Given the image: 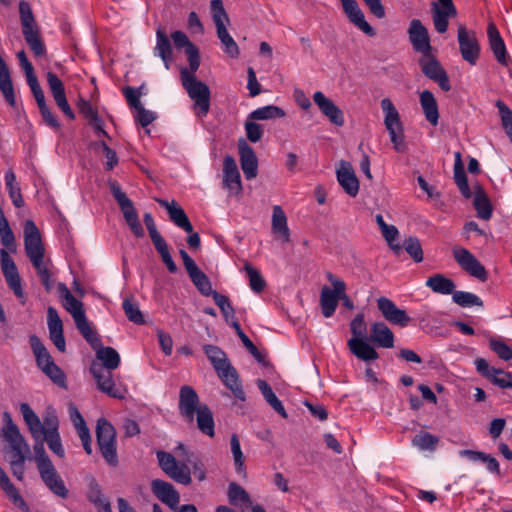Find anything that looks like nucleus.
I'll return each mask as SVG.
<instances>
[{"label":"nucleus","mask_w":512,"mask_h":512,"mask_svg":"<svg viewBox=\"0 0 512 512\" xmlns=\"http://www.w3.org/2000/svg\"><path fill=\"white\" fill-rule=\"evenodd\" d=\"M59 290L61 292V296L65 300L63 306L71 314L76 328L91 347L96 348L99 338L87 320L83 303L71 294L65 284L60 283Z\"/></svg>","instance_id":"f257e3e1"},{"label":"nucleus","mask_w":512,"mask_h":512,"mask_svg":"<svg viewBox=\"0 0 512 512\" xmlns=\"http://www.w3.org/2000/svg\"><path fill=\"white\" fill-rule=\"evenodd\" d=\"M20 412L28 426V429L35 440H39L42 435L59 432V420L56 411L49 407L43 415V422L27 403L20 404Z\"/></svg>","instance_id":"f03ea898"},{"label":"nucleus","mask_w":512,"mask_h":512,"mask_svg":"<svg viewBox=\"0 0 512 512\" xmlns=\"http://www.w3.org/2000/svg\"><path fill=\"white\" fill-rule=\"evenodd\" d=\"M180 78L184 89L194 101V110L197 116L201 118L206 116L210 107L209 87L199 81L195 74L189 72L187 67L180 70Z\"/></svg>","instance_id":"7ed1b4c3"},{"label":"nucleus","mask_w":512,"mask_h":512,"mask_svg":"<svg viewBox=\"0 0 512 512\" xmlns=\"http://www.w3.org/2000/svg\"><path fill=\"white\" fill-rule=\"evenodd\" d=\"M381 108L385 114L384 124L389 133L393 148L397 152H404L407 145L404 140V130L399 112L389 98L381 100Z\"/></svg>","instance_id":"20e7f679"},{"label":"nucleus","mask_w":512,"mask_h":512,"mask_svg":"<svg viewBox=\"0 0 512 512\" xmlns=\"http://www.w3.org/2000/svg\"><path fill=\"white\" fill-rule=\"evenodd\" d=\"M108 184L110 192L118 203L130 230L136 237H143L144 230L139 221L138 214L134 208L133 202L127 197L126 193L122 191L118 182L109 181Z\"/></svg>","instance_id":"39448f33"},{"label":"nucleus","mask_w":512,"mask_h":512,"mask_svg":"<svg viewBox=\"0 0 512 512\" xmlns=\"http://www.w3.org/2000/svg\"><path fill=\"white\" fill-rule=\"evenodd\" d=\"M116 432L106 419H99L96 427V437L99 449L106 462L111 466L118 464L116 451Z\"/></svg>","instance_id":"423d86ee"},{"label":"nucleus","mask_w":512,"mask_h":512,"mask_svg":"<svg viewBox=\"0 0 512 512\" xmlns=\"http://www.w3.org/2000/svg\"><path fill=\"white\" fill-rule=\"evenodd\" d=\"M159 467L171 479L177 483L188 485L191 483V470L189 466L168 452L159 450L156 452Z\"/></svg>","instance_id":"0eeeda50"},{"label":"nucleus","mask_w":512,"mask_h":512,"mask_svg":"<svg viewBox=\"0 0 512 512\" xmlns=\"http://www.w3.org/2000/svg\"><path fill=\"white\" fill-rule=\"evenodd\" d=\"M418 63L421 67L422 73L427 78L436 82L443 91L448 92L451 90V84L447 72L441 66L437 58L432 54V51L422 54Z\"/></svg>","instance_id":"6e6552de"},{"label":"nucleus","mask_w":512,"mask_h":512,"mask_svg":"<svg viewBox=\"0 0 512 512\" xmlns=\"http://www.w3.org/2000/svg\"><path fill=\"white\" fill-rule=\"evenodd\" d=\"M326 277L333 286V289L329 288L328 286H324L322 288L320 294V306L323 316L325 318H329L336 311L339 302V296L343 292L345 282L334 276L331 272H327Z\"/></svg>","instance_id":"1a4fd4ad"},{"label":"nucleus","mask_w":512,"mask_h":512,"mask_svg":"<svg viewBox=\"0 0 512 512\" xmlns=\"http://www.w3.org/2000/svg\"><path fill=\"white\" fill-rule=\"evenodd\" d=\"M204 403L200 402L195 389L189 385H184L179 390L178 410L180 416L188 424H192L195 419V413Z\"/></svg>","instance_id":"9d476101"},{"label":"nucleus","mask_w":512,"mask_h":512,"mask_svg":"<svg viewBox=\"0 0 512 512\" xmlns=\"http://www.w3.org/2000/svg\"><path fill=\"white\" fill-rule=\"evenodd\" d=\"M453 256L459 266L469 275L482 282L487 281V270L468 249L456 246L453 248Z\"/></svg>","instance_id":"9b49d317"},{"label":"nucleus","mask_w":512,"mask_h":512,"mask_svg":"<svg viewBox=\"0 0 512 512\" xmlns=\"http://www.w3.org/2000/svg\"><path fill=\"white\" fill-rule=\"evenodd\" d=\"M457 40L462 58L470 65H475L480 56V45L475 32L468 30L464 25H459Z\"/></svg>","instance_id":"f8f14e48"},{"label":"nucleus","mask_w":512,"mask_h":512,"mask_svg":"<svg viewBox=\"0 0 512 512\" xmlns=\"http://www.w3.org/2000/svg\"><path fill=\"white\" fill-rule=\"evenodd\" d=\"M24 246L27 257L31 262L44 259V246L39 229L32 220L24 225Z\"/></svg>","instance_id":"ddd939ff"},{"label":"nucleus","mask_w":512,"mask_h":512,"mask_svg":"<svg viewBox=\"0 0 512 512\" xmlns=\"http://www.w3.org/2000/svg\"><path fill=\"white\" fill-rule=\"evenodd\" d=\"M476 370L492 384L502 389H512V372H506L499 368L490 367L483 358L475 360Z\"/></svg>","instance_id":"4468645a"},{"label":"nucleus","mask_w":512,"mask_h":512,"mask_svg":"<svg viewBox=\"0 0 512 512\" xmlns=\"http://www.w3.org/2000/svg\"><path fill=\"white\" fill-rule=\"evenodd\" d=\"M342 9L349 22L366 35H376L375 29L365 20L364 12L356 0H340Z\"/></svg>","instance_id":"2eb2a0df"},{"label":"nucleus","mask_w":512,"mask_h":512,"mask_svg":"<svg viewBox=\"0 0 512 512\" xmlns=\"http://www.w3.org/2000/svg\"><path fill=\"white\" fill-rule=\"evenodd\" d=\"M240 167L246 180L255 179L258 175V158L254 149L243 138L238 141Z\"/></svg>","instance_id":"dca6fc26"},{"label":"nucleus","mask_w":512,"mask_h":512,"mask_svg":"<svg viewBox=\"0 0 512 512\" xmlns=\"http://www.w3.org/2000/svg\"><path fill=\"white\" fill-rule=\"evenodd\" d=\"M432 3V17L435 30L438 33H445L448 29V19L457 15L453 0H437Z\"/></svg>","instance_id":"f3484780"},{"label":"nucleus","mask_w":512,"mask_h":512,"mask_svg":"<svg viewBox=\"0 0 512 512\" xmlns=\"http://www.w3.org/2000/svg\"><path fill=\"white\" fill-rule=\"evenodd\" d=\"M1 269L7 285L18 298H23L24 292L21 285V278L15 262L5 249L0 250Z\"/></svg>","instance_id":"a211bd4d"},{"label":"nucleus","mask_w":512,"mask_h":512,"mask_svg":"<svg viewBox=\"0 0 512 512\" xmlns=\"http://www.w3.org/2000/svg\"><path fill=\"white\" fill-rule=\"evenodd\" d=\"M90 372L97 383V388L101 392L113 398L123 397L119 389L115 387L112 371L105 369L97 362H92L90 366Z\"/></svg>","instance_id":"6ab92c4d"},{"label":"nucleus","mask_w":512,"mask_h":512,"mask_svg":"<svg viewBox=\"0 0 512 512\" xmlns=\"http://www.w3.org/2000/svg\"><path fill=\"white\" fill-rule=\"evenodd\" d=\"M377 307L385 320L392 325L406 327L411 321L406 311L398 308L389 298L380 297L377 299Z\"/></svg>","instance_id":"aec40b11"},{"label":"nucleus","mask_w":512,"mask_h":512,"mask_svg":"<svg viewBox=\"0 0 512 512\" xmlns=\"http://www.w3.org/2000/svg\"><path fill=\"white\" fill-rule=\"evenodd\" d=\"M408 36L416 52L422 55L432 51L428 30L419 19H413L410 22Z\"/></svg>","instance_id":"412c9836"},{"label":"nucleus","mask_w":512,"mask_h":512,"mask_svg":"<svg viewBox=\"0 0 512 512\" xmlns=\"http://www.w3.org/2000/svg\"><path fill=\"white\" fill-rule=\"evenodd\" d=\"M48 87L51 94L61 111L69 118L74 119L75 115L67 102L65 88L60 78L53 72H48L46 75Z\"/></svg>","instance_id":"4be33fe9"},{"label":"nucleus","mask_w":512,"mask_h":512,"mask_svg":"<svg viewBox=\"0 0 512 512\" xmlns=\"http://www.w3.org/2000/svg\"><path fill=\"white\" fill-rule=\"evenodd\" d=\"M151 491L158 500L169 508L173 510L177 509L180 495L171 483L161 479H154L151 482Z\"/></svg>","instance_id":"5701e85b"},{"label":"nucleus","mask_w":512,"mask_h":512,"mask_svg":"<svg viewBox=\"0 0 512 512\" xmlns=\"http://www.w3.org/2000/svg\"><path fill=\"white\" fill-rule=\"evenodd\" d=\"M47 324L51 341L60 352H65L66 342L63 334V323L57 310L52 306L47 309Z\"/></svg>","instance_id":"b1692460"},{"label":"nucleus","mask_w":512,"mask_h":512,"mask_svg":"<svg viewBox=\"0 0 512 512\" xmlns=\"http://www.w3.org/2000/svg\"><path fill=\"white\" fill-rule=\"evenodd\" d=\"M38 472L46 487L53 494L60 498H66L68 496V489L53 464L38 470Z\"/></svg>","instance_id":"393cba45"},{"label":"nucleus","mask_w":512,"mask_h":512,"mask_svg":"<svg viewBox=\"0 0 512 512\" xmlns=\"http://www.w3.org/2000/svg\"><path fill=\"white\" fill-rule=\"evenodd\" d=\"M313 100L320 111L336 126L344 125L343 112L337 107L332 100L327 98L321 91H317L313 95Z\"/></svg>","instance_id":"a878e982"},{"label":"nucleus","mask_w":512,"mask_h":512,"mask_svg":"<svg viewBox=\"0 0 512 512\" xmlns=\"http://www.w3.org/2000/svg\"><path fill=\"white\" fill-rule=\"evenodd\" d=\"M157 203L167 210L170 220L187 233L192 232V224L182 207L175 200L168 202L165 199H156Z\"/></svg>","instance_id":"bb28decb"},{"label":"nucleus","mask_w":512,"mask_h":512,"mask_svg":"<svg viewBox=\"0 0 512 512\" xmlns=\"http://www.w3.org/2000/svg\"><path fill=\"white\" fill-rule=\"evenodd\" d=\"M197 290L204 296L213 294L215 303L224 312V295L218 294L212 290L211 282L207 275L199 268L188 274Z\"/></svg>","instance_id":"cd10ccee"},{"label":"nucleus","mask_w":512,"mask_h":512,"mask_svg":"<svg viewBox=\"0 0 512 512\" xmlns=\"http://www.w3.org/2000/svg\"><path fill=\"white\" fill-rule=\"evenodd\" d=\"M487 35L490 49L492 50L496 60L501 65L507 66L509 56L507 53L506 45L494 23H490L488 25Z\"/></svg>","instance_id":"c85d7f7f"},{"label":"nucleus","mask_w":512,"mask_h":512,"mask_svg":"<svg viewBox=\"0 0 512 512\" xmlns=\"http://www.w3.org/2000/svg\"><path fill=\"white\" fill-rule=\"evenodd\" d=\"M337 180L344 191L351 197H355L359 191V181L348 162H342L337 170Z\"/></svg>","instance_id":"c756f323"},{"label":"nucleus","mask_w":512,"mask_h":512,"mask_svg":"<svg viewBox=\"0 0 512 512\" xmlns=\"http://www.w3.org/2000/svg\"><path fill=\"white\" fill-rule=\"evenodd\" d=\"M272 233L277 239H280L283 243L290 241V230L287 224V217L282 207L275 205L272 213L271 223Z\"/></svg>","instance_id":"7c9ffc66"},{"label":"nucleus","mask_w":512,"mask_h":512,"mask_svg":"<svg viewBox=\"0 0 512 512\" xmlns=\"http://www.w3.org/2000/svg\"><path fill=\"white\" fill-rule=\"evenodd\" d=\"M226 188L230 195L239 196L243 187L240 172L233 157L226 155Z\"/></svg>","instance_id":"2f4dec72"},{"label":"nucleus","mask_w":512,"mask_h":512,"mask_svg":"<svg viewBox=\"0 0 512 512\" xmlns=\"http://www.w3.org/2000/svg\"><path fill=\"white\" fill-rule=\"evenodd\" d=\"M369 339L378 347L392 348L394 346V334L383 322L372 324Z\"/></svg>","instance_id":"473e14b6"},{"label":"nucleus","mask_w":512,"mask_h":512,"mask_svg":"<svg viewBox=\"0 0 512 512\" xmlns=\"http://www.w3.org/2000/svg\"><path fill=\"white\" fill-rule=\"evenodd\" d=\"M96 352V362L109 371L117 369L120 365V355L112 347H103L100 341L93 348Z\"/></svg>","instance_id":"72a5a7b5"},{"label":"nucleus","mask_w":512,"mask_h":512,"mask_svg":"<svg viewBox=\"0 0 512 512\" xmlns=\"http://www.w3.org/2000/svg\"><path fill=\"white\" fill-rule=\"evenodd\" d=\"M227 496L230 504L239 508L242 512L253 507L249 493L236 482L229 484Z\"/></svg>","instance_id":"f704fd0d"},{"label":"nucleus","mask_w":512,"mask_h":512,"mask_svg":"<svg viewBox=\"0 0 512 512\" xmlns=\"http://www.w3.org/2000/svg\"><path fill=\"white\" fill-rule=\"evenodd\" d=\"M225 377H226V388H228L233 396L241 401H246V393L243 388L242 381L237 370L231 365V363L226 358V368H225Z\"/></svg>","instance_id":"c9c22d12"},{"label":"nucleus","mask_w":512,"mask_h":512,"mask_svg":"<svg viewBox=\"0 0 512 512\" xmlns=\"http://www.w3.org/2000/svg\"><path fill=\"white\" fill-rule=\"evenodd\" d=\"M473 205L480 219L489 220L492 217L491 201L483 187L479 184L474 185Z\"/></svg>","instance_id":"e433bc0d"},{"label":"nucleus","mask_w":512,"mask_h":512,"mask_svg":"<svg viewBox=\"0 0 512 512\" xmlns=\"http://www.w3.org/2000/svg\"><path fill=\"white\" fill-rule=\"evenodd\" d=\"M154 56L160 57L163 61L165 68L170 69L172 62V45L166 33L158 28L156 31V46L153 50Z\"/></svg>","instance_id":"4c0bfd02"},{"label":"nucleus","mask_w":512,"mask_h":512,"mask_svg":"<svg viewBox=\"0 0 512 512\" xmlns=\"http://www.w3.org/2000/svg\"><path fill=\"white\" fill-rule=\"evenodd\" d=\"M348 347L352 354L363 361L376 360L379 355L377 351L366 341V338H351Z\"/></svg>","instance_id":"58836bf2"},{"label":"nucleus","mask_w":512,"mask_h":512,"mask_svg":"<svg viewBox=\"0 0 512 512\" xmlns=\"http://www.w3.org/2000/svg\"><path fill=\"white\" fill-rule=\"evenodd\" d=\"M420 104L423 109L426 120L433 126L438 124L439 111L437 101L433 93L429 90H424L420 93Z\"/></svg>","instance_id":"ea45409f"},{"label":"nucleus","mask_w":512,"mask_h":512,"mask_svg":"<svg viewBox=\"0 0 512 512\" xmlns=\"http://www.w3.org/2000/svg\"><path fill=\"white\" fill-rule=\"evenodd\" d=\"M30 452L31 451H9L8 462L11 468V472L13 476L19 481L24 479L25 462L26 460H31Z\"/></svg>","instance_id":"a19ab883"},{"label":"nucleus","mask_w":512,"mask_h":512,"mask_svg":"<svg viewBox=\"0 0 512 512\" xmlns=\"http://www.w3.org/2000/svg\"><path fill=\"white\" fill-rule=\"evenodd\" d=\"M3 437L8 442L10 450L30 451V446L17 425L11 424L9 427H4Z\"/></svg>","instance_id":"79ce46f5"},{"label":"nucleus","mask_w":512,"mask_h":512,"mask_svg":"<svg viewBox=\"0 0 512 512\" xmlns=\"http://www.w3.org/2000/svg\"><path fill=\"white\" fill-rule=\"evenodd\" d=\"M231 326L234 328L236 334L240 338L243 346L248 350V352L253 355L255 360L263 366L269 365V362L266 361V354L261 353L258 348L253 344V342L249 339V337L242 330L239 322L235 319L231 321Z\"/></svg>","instance_id":"37998d69"},{"label":"nucleus","mask_w":512,"mask_h":512,"mask_svg":"<svg viewBox=\"0 0 512 512\" xmlns=\"http://www.w3.org/2000/svg\"><path fill=\"white\" fill-rule=\"evenodd\" d=\"M230 450L233 457V464L236 473L242 478H247L245 456L241 450V445L237 434H232L230 439Z\"/></svg>","instance_id":"c03bdc74"},{"label":"nucleus","mask_w":512,"mask_h":512,"mask_svg":"<svg viewBox=\"0 0 512 512\" xmlns=\"http://www.w3.org/2000/svg\"><path fill=\"white\" fill-rule=\"evenodd\" d=\"M256 384L266 402L283 418H287V413L282 402L277 398L267 381L258 379Z\"/></svg>","instance_id":"a18cd8bd"},{"label":"nucleus","mask_w":512,"mask_h":512,"mask_svg":"<svg viewBox=\"0 0 512 512\" xmlns=\"http://www.w3.org/2000/svg\"><path fill=\"white\" fill-rule=\"evenodd\" d=\"M426 286L429 287L433 292L439 294L453 295L455 292V283L442 274H434L433 276L429 277L426 281Z\"/></svg>","instance_id":"49530a36"},{"label":"nucleus","mask_w":512,"mask_h":512,"mask_svg":"<svg viewBox=\"0 0 512 512\" xmlns=\"http://www.w3.org/2000/svg\"><path fill=\"white\" fill-rule=\"evenodd\" d=\"M197 420L198 429L205 435L214 436V419L213 414L207 404H203L202 407L195 413Z\"/></svg>","instance_id":"de8ad7c7"},{"label":"nucleus","mask_w":512,"mask_h":512,"mask_svg":"<svg viewBox=\"0 0 512 512\" xmlns=\"http://www.w3.org/2000/svg\"><path fill=\"white\" fill-rule=\"evenodd\" d=\"M30 345L33 351V354L36 358L37 366L42 369L46 365L53 362V359L44 346V344L41 342V340L36 335L30 336Z\"/></svg>","instance_id":"09e8293b"},{"label":"nucleus","mask_w":512,"mask_h":512,"mask_svg":"<svg viewBox=\"0 0 512 512\" xmlns=\"http://www.w3.org/2000/svg\"><path fill=\"white\" fill-rule=\"evenodd\" d=\"M203 349L219 378L224 382V352L214 345H204Z\"/></svg>","instance_id":"8fccbe9b"},{"label":"nucleus","mask_w":512,"mask_h":512,"mask_svg":"<svg viewBox=\"0 0 512 512\" xmlns=\"http://www.w3.org/2000/svg\"><path fill=\"white\" fill-rule=\"evenodd\" d=\"M286 115L285 111L275 105H267L252 111L249 114L250 120H271L277 118H283Z\"/></svg>","instance_id":"3c124183"},{"label":"nucleus","mask_w":512,"mask_h":512,"mask_svg":"<svg viewBox=\"0 0 512 512\" xmlns=\"http://www.w3.org/2000/svg\"><path fill=\"white\" fill-rule=\"evenodd\" d=\"M0 240L6 249L16 251L15 237L3 211L0 212Z\"/></svg>","instance_id":"603ef678"},{"label":"nucleus","mask_w":512,"mask_h":512,"mask_svg":"<svg viewBox=\"0 0 512 512\" xmlns=\"http://www.w3.org/2000/svg\"><path fill=\"white\" fill-rule=\"evenodd\" d=\"M211 14L217 28L219 40L224 43V4L222 0L211 1Z\"/></svg>","instance_id":"864d4df0"},{"label":"nucleus","mask_w":512,"mask_h":512,"mask_svg":"<svg viewBox=\"0 0 512 512\" xmlns=\"http://www.w3.org/2000/svg\"><path fill=\"white\" fill-rule=\"evenodd\" d=\"M0 486L15 505H25L17 488L12 484L6 472L0 468Z\"/></svg>","instance_id":"5fc2aeb1"},{"label":"nucleus","mask_w":512,"mask_h":512,"mask_svg":"<svg viewBox=\"0 0 512 512\" xmlns=\"http://www.w3.org/2000/svg\"><path fill=\"white\" fill-rule=\"evenodd\" d=\"M439 443V438L428 432H420L412 440V444L422 451H434Z\"/></svg>","instance_id":"6e6d98bb"},{"label":"nucleus","mask_w":512,"mask_h":512,"mask_svg":"<svg viewBox=\"0 0 512 512\" xmlns=\"http://www.w3.org/2000/svg\"><path fill=\"white\" fill-rule=\"evenodd\" d=\"M19 14L22 25V33L38 29L35 23L34 15L30 4L26 1H20Z\"/></svg>","instance_id":"4d7b16f0"},{"label":"nucleus","mask_w":512,"mask_h":512,"mask_svg":"<svg viewBox=\"0 0 512 512\" xmlns=\"http://www.w3.org/2000/svg\"><path fill=\"white\" fill-rule=\"evenodd\" d=\"M245 271L249 280V286L255 293H261L266 288V281L260 271L250 264H245Z\"/></svg>","instance_id":"13d9d810"},{"label":"nucleus","mask_w":512,"mask_h":512,"mask_svg":"<svg viewBox=\"0 0 512 512\" xmlns=\"http://www.w3.org/2000/svg\"><path fill=\"white\" fill-rule=\"evenodd\" d=\"M453 301L460 307L479 306L483 307L482 299L471 292L455 291L452 296Z\"/></svg>","instance_id":"bf43d9fd"},{"label":"nucleus","mask_w":512,"mask_h":512,"mask_svg":"<svg viewBox=\"0 0 512 512\" xmlns=\"http://www.w3.org/2000/svg\"><path fill=\"white\" fill-rule=\"evenodd\" d=\"M95 151L101 152L106 158L104 164L106 170H112L118 164V157L115 150L111 149L104 141L93 143Z\"/></svg>","instance_id":"052dcab7"},{"label":"nucleus","mask_w":512,"mask_h":512,"mask_svg":"<svg viewBox=\"0 0 512 512\" xmlns=\"http://www.w3.org/2000/svg\"><path fill=\"white\" fill-rule=\"evenodd\" d=\"M24 39L35 56L45 54V46L39 37V30H31L23 33Z\"/></svg>","instance_id":"680f3d73"},{"label":"nucleus","mask_w":512,"mask_h":512,"mask_svg":"<svg viewBox=\"0 0 512 512\" xmlns=\"http://www.w3.org/2000/svg\"><path fill=\"white\" fill-rule=\"evenodd\" d=\"M495 106L498 108L502 126L512 142V111L502 100H497Z\"/></svg>","instance_id":"e2e57ef3"},{"label":"nucleus","mask_w":512,"mask_h":512,"mask_svg":"<svg viewBox=\"0 0 512 512\" xmlns=\"http://www.w3.org/2000/svg\"><path fill=\"white\" fill-rule=\"evenodd\" d=\"M410 257L416 262L423 261V250L417 237L410 236L403 242V247Z\"/></svg>","instance_id":"0e129e2a"},{"label":"nucleus","mask_w":512,"mask_h":512,"mask_svg":"<svg viewBox=\"0 0 512 512\" xmlns=\"http://www.w3.org/2000/svg\"><path fill=\"white\" fill-rule=\"evenodd\" d=\"M122 308L127 318L135 324H143L144 319L139 306L130 298H126L122 303Z\"/></svg>","instance_id":"69168bd1"},{"label":"nucleus","mask_w":512,"mask_h":512,"mask_svg":"<svg viewBox=\"0 0 512 512\" xmlns=\"http://www.w3.org/2000/svg\"><path fill=\"white\" fill-rule=\"evenodd\" d=\"M42 372L49 377L59 387H66V376L59 366L54 361L43 367Z\"/></svg>","instance_id":"338daca9"},{"label":"nucleus","mask_w":512,"mask_h":512,"mask_svg":"<svg viewBox=\"0 0 512 512\" xmlns=\"http://www.w3.org/2000/svg\"><path fill=\"white\" fill-rule=\"evenodd\" d=\"M256 121L257 120H250L248 118L244 124L246 137L252 143L259 142L264 134L263 126L259 123H256Z\"/></svg>","instance_id":"774afa93"}]
</instances>
